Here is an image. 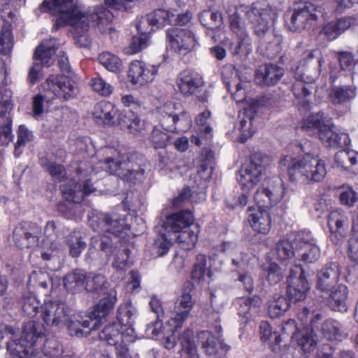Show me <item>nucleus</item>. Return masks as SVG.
<instances>
[{"label":"nucleus","instance_id":"obj_1","mask_svg":"<svg viewBox=\"0 0 358 358\" xmlns=\"http://www.w3.org/2000/svg\"><path fill=\"white\" fill-rule=\"evenodd\" d=\"M5 331L12 336L8 351L18 358H80L57 340L47 339L45 327L34 320L25 323L20 338L14 327H6Z\"/></svg>","mask_w":358,"mask_h":358},{"label":"nucleus","instance_id":"obj_2","mask_svg":"<svg viewBox=\"0 0 358 358\" xmlns=\"http://www.w3.org/2000/svg\"><path fill=\"white\" fill-rule=\"evenodd\" d=\"M52 3L57 13L54 27L57 29L66 25L71 26L80 46L90 43L86 34L90 24L103 34H110L115 31L110 24L113 14L102 6L95 7L93 12L89 13L73 4V0H52Z\"/></svg>","mask_w":358,"mask_h":358},{"label":"nucleus","instance_id":"obj_3","mask_svg":"<svg viewBox=\"0 0 358 358\" xmlns=\"http://www.w3.org/2000/svg\"><path fill=\"white\" fill-rule=\"evenodd\" d=\"M136 311L131 303L121 304L117 309L116 322L106 324L99 336L106 341L110 353L103 355V358H132L127 344L136 340L133 327Z\"/></svg>","mask_w":358,"mask_h":358},{"label":"nucleus","instance_id":"obj_4","mask_svg":"<svg viewBox=\"0 0 358 358\" xmlns=\"http://www.w3.org/2000/svg\"><path fill=\"white\" fill-rule=\"evenodd\" d=\"M280 167L287 172L292 182L314 183L321 182L327 175L324 162L317 156L306 153L303 157L285 156Z\"/></svg>","mask_w":358,"mask_h":358},{"label":"nucleus","instance_id":"obj_5","mask_svg":"<svg viewBox=\"0 0 358 358\" xmlns=\"http://www.w3.org/2000/svg\"><path fill=\"white\" fill-rule=\"evenodd\" d=\"M41 316L50 327L66 326L71 336H82L84 335L81 329L82 316L79 314H71V310L66 303L59 301H45L41 307Z\"/></svg>","mask_w":358,"mask_h":358},{"label":"nucleus","instance_id":"obj_6","mask_svg":"<svg viewBox=\"0 0 358 358\" xmlns=\"http://www.w3.org/2000/svg\"><path fill=\"white\" fill-rule=\"evenodd\" d=\"M297 317L301 324H296L295 329L291 332L292 342L296 343L303 353H310L316 348L317 344L314 329H317L322 315L319 311L303 308L298 312Z\"/></svg>","mask_w":358,"mask_h":358},{"label":"nucleus","instance_id":"obj_7","mask_svg":"<svg viewBox=\"0 0 358 358\" xmlns=\"http://www.w3.org/2000/svg\"><path fill=\"white\" fill-rule=\"evenodd\" d=\"M88 223L94 231H104L113 238V241H118L122 245H134L127 229H124V221L117 214H104L92 212L89 215Z\"/></svg>","mask_w":358,"mask_h":358},{"label":"nucleus","instance_id":"obj_8","mask_svg":"<svg viewBox=\"0 0 358 358\" xmlns=\"http://www.w3.org/2000/svg\"><path fill=\"white\" fill-rule=\"evenodd\" d=\"M105 158L103 168L109 173L118 176L123 180L134 182L141 179L145 171L138 164L134 163L124 155H121L113 148L103 150Z\"/></svg>","mask_w":358,"mask_h":358},{"label":"nucleus","instance_id":"obj_9","mask_svg":"<svg viewBox=\"0 0 358 358\" xmlns=\"http://www.w3.org/2000/svg\"><path fill=\"white\" fill-rule=\"evenodd\" d=\"M271 162V158L262 152L251 155L249 161L243 164L238 172L237 180L241 189L247 191L253 189L261 181Z\"/></svg>","mask_w":358,"mask_h":358},{"label":"nucleus","instance_id":"obj_10","mask_svg":"<svg viewBox=\"0 0 358 358\" xmlns=\"http://www.w3.org/2000/svg\"><path fill=\"white\" fill-rule=\"evenodd\" d=\"M296 327V322L294 320H289L282 326L272 327L267 321H262L259 325V334L261 341L268 343L272 350V358H289L288 352L289 348L286 345L281 347L280 343L282 341L281 333L289 334Z\"/></svg>","mask_w":358,"mask_h":358},{"label":"nucleus","instance_id":"obj_11","mask_svg":"<svg viewBox=\"0 0 358 358\" xmlns=\"http://www.w3.org/2000/svg\"><path fill=\"white\" fill-rule=\"evenodd\" d=\"M194 217L189 210H182L166 216L163 223L166 233L160 235L162 242L158 246L179 244V234L182 229H187L194 222Z\"/></svg>","mask_w":358,"mask_h":358},{"label":"nucleus","instance_id":"obj_12","mask_svg":"<svg viewBox=\"0 0 358 358\" xmlns=\"http://www.w3.org/2000/svg\"><path fill=\"white\" fill-rule=\"evenodd\" d=\"M322 13L321 6L306 2L295 9L289 17L288 13L286 14V26L291 31H301L312 27Z\"/></svg>","mask_w":358,"mask_h":358},{"label":"nucleus","instance_id":"obj_13","mask_svg":"<svg viewBox=\"0 0 358 358\" xmlns=\"http://www.w3.org/2000/svg\"><path fill=\"white\" fill-rule=\"evenodd\" d=\"M159 113L161 127L167 132L184 131L189 127L191 119L180 103H166Z\"/></svg>","mask_w":358,"mask_h":358},{"label":"nucleus","instance_id":"obj_14","mask_svg":"<svg viewBox=\"0 0 358 358\" xmlns=\"http://www.w3.org/2000/svg\"><path fill=\"white\" fill-rule=\"evenodd\" d=\"M278 15L276 8L268 4L255 3L247 16L252 24L255 34L263 37L268 31Z\"/></svg>","mask_w":358,"mask_h":358},{"label":"nucleus","instance_id":"obj_15","mask_svg":"<svg viewBox=\"0 0 358 358\" xmlns=\"http://www.w3.org/2000/svg\"><path fill=\"white\" fill-rule=\"evenodd\" d=\"M116 302L117 292L115 289H110L108 292L106 296L94 306L93 310L89 315L85 317V319H80L81 327L90 329V331L84 333L85 336L89 334L90 331L99 327L101 319L113 311Z\"/></svg>","mask_w":358,"mask_h":358},{"label":"nucleus","instance_id":"obj_16","mask_svg":"<svg viewBox=\"0 0 358 358\" xmlns=\"http://www.w3.org/2000/svg\"><path fill=\"white\" fill-rule=\"evenodd\" d=\"M180 92L185 96H196L201 102H206L208 93L203 92L204 81L201 76L193 72H181L176 81Z\"/></svg>","mask_w":358,"mask_h":358},{"label":"nucleus","instance_id":"obj_17","mask_svg":"<svg viewBox=\"0 0 358 358\" xmlns=\"http://www.w3.org/2000/svg\"><path fill=\"white\" fill-rule=\"evenodd\" d=\"M16 244L26 246H40L48 245L44 243L42 229L36 223L23 222L15 227L13 232Z\"/></svg>","mask_w":358,"mask_h":358},{"label":"nucleus","instance_id":"obj_18","mask_svg":"<svg viewBox=\"0 0 358 358\" xmlns=\"http://www.w3.org/2000/svg\"><path fill=\"white\" fill-rule=\"evenodd\" d=\"M310 59V65H306V60H300L296 67L294 76L297 80L313 83L320 73L322 57L318 49L311 50L306 57Z\"/></svg>","mask_w":358,"mask_h":358},{"label":"nucleus","instance_id":"obj_19","mask_svg":"<svg viewBox=\"0 0 358 358\" xmlns=\"http://www.w3.org/2000/svg\"><path fill=\"white\" fill-rule=\"evenodd\" d=\"M287 284V294L289 300L293 301L303 300L310 288L304 271L298 265L291 269Z\"/></svg>","mask_w":358,"mask_h":358},{"label":"nucleus","instance_id":"obj_20","mask_svg":"<svg viewBox=\"0 0 358 358\" xmlns=\"http://www.w3.org/2000/svg\"><path fill=\"white\" fill-rule=\"evenodd\" d=\"M166 39L171 48L180 55H186L196 45L194 34L187 29L171 28L166 31Z\"/></svg>","mask_w":358,"mask_h":358},{"label":"nucleus","instance_id":"obj_21","mask_svg":"<svg viewBox=\"0 0 358 358\" xmlns=\"http://www.w3.org/2000/svg\"><path fill=\"white\" fill-rule=\"evenodd\" d=\"M194 302L189 291L185 290L178 299L174 308V313L168 320V325L176 329H181L185 321L188 318L193 308Z\"/></svg>","mask_w":358,"mask_h":358},{"label":"nucleus","instance_id":"obj_22","mask_svg":"<svg viewBox=\"0 0 358 358\" xmlns=\"http://www.w3.org/2000/svg\"><path fill=\"white\" fill-rule=\"evenodd\" d=\"M157 72L156 66H148L141 61H134L130 64L128 78L133 85H143L151 82Z\"/></svg>","mask_w":358,"mask_h":358},{"label":"nucleus","instance_id":"obj_23","mask_svg":"<svg viewBox=\"0 0 358 358\" xmlns=\"http://www.w3.org/2000/svg\"><path fill=\"white\" fill-rule=\"evenodd\" d=\"M331 127H334V123L322 112L308 115L303 120L301 123V129L303 131L312 134H317L319 138Z\"/></svg>","mask_w":358,"mask_h":358},{"label":"nucleus","instance_id":"obj_24","mask_svg":"<svg viewBox=\"0 0 358 358\" xmlns=\"http://www.w3.org/2000/svg\"><path fill=\"white\" fill-rule=\"evenodd\" d=\"M274 250L282 260L297 256L301 257V259L304 262L313 263L320 256V248H274Z\"/></svg>","mask_w":358,"mask_h":358},{"label":"nucleus","instance_id":"obj_25","mask_svg":"<svg viewBox=\"0 0 358 358\" xmlns=\"http://www.w3.org/2000/svg\"><path fill=\"white\" fill-rule=\"evenodd\" d=\"M222 78L227 90L231 94L237 102L243 100L245 92L243 91L242 83L238 77L237 72L232 65H225L222 69Z\"/></svg>","mask_w":358,"mask_h":358},{"label":"nucleus","instance_id":"obj_26","mask_svg":"<svg viewBox=\"0 0 358 358\" xmlns=\"http://www.w3.org/2000/svg\"><path fill=\"white\" fill-rule=\"evenodd\" d=\"M340 276V267L336 262H331L317 274V288L323 292H327L331 288L335 287Z\"/></svg>","mask_w":358,"mask_h":358},{"label":"nucleus","instance_id":"obj_27","mask_svg":"<svg viewBox=\"0 0 358 358\" xmlns=\"http://www.w3.org/2000/svg\"><path fill=\"white\" fill-rule=\"evenodd\" d=\"M327 299V306L334 311L346 312L348 309V287L344 285H338L329 290Z\"/></svg>","mask_w":358,"mask_h":358},{"label":"nucleus","instance_id":"obj_28","mask_svg":"<svg viewBox=\"0 0 358 358\" xmlns=\"http://www.w3.org/2000/svg\"><path fill=\"white\" fill-rule=\"evenodd\" d=\"M261 304L262 300L258 296L241 297L235 301L238 314L245 319L244 322L245 323L258 315Z\"/></svg>","mask_w":358,"mask_h":358},{"label":"nucleus","instance_id":"obj_29","mask_svg":"<svg viewBox=\"0 0 358 358\" xmlns=\"http://www.w3.org/2000/svg\"><path fill=\"white\" fill-rule=\"evenodd\" d=\"M284 71L273 64H266L256 73V80L260 85L271 86L275 85L282 78Z\"/></svg>","mask_w":358,"mask_h":358},{"label":"nucleus","instance_id":"obj_30","mask_svg":"<svg viewBox=\"0 0 358 358\" xmlns=\"http://www.w3.org/2000/svg\"><path fill=\"white\" fill-rule=\"evenodd\" d=\"M248 210L252 212L248 217L252 228L259 234H267L271 229V217L268 211L261 207L255 212H252L255 210L252 207Z\"/></svg>","mask_w":358,"mask_h":358},{"label":"nucleus","instance_id":"obj_31","mask_svg":"<svg viewBox=\"0 0 358 358\" xmlns=\"http://www.w3.org/2000/svg\"><path fill=\"white\" fill-rule=\"evenodd\" d=\"M92 115L98 124L113 126L115 124V118L117 115V110L110 102L101 101L97 103L94 107Z\"/></svg>","mask_w":358,"mask_h":358},{"label":"nucleus","instance_id":"obj_32","mask_svg":"<svg viewBox=\"0 0 358 358\" xmlns=\"http://www.w3.org/2000/svg\"><path fill=\"white\" fill-rule=\"evenodd\" d=\"M180 350L179 358H199L196 345L194 341V332L190 329H185L178 338Z\"/></svg>","mask_w":358,"mask_h":358},{"label":"nucleus","instance_id":"obj_33","mask_svg":"<svg viewBox=\"0 0 358 358\" xmlns=\"http://www.w3.org/2000/svg\"><path fill=\"white\" fill-rule=\"evenodd\" d=\"M57 49V47L54 41L51 40L42 41L34 51V59L40 61V64L42 65L49 66L54 62L52 57L55 55Z\"/></svg>","mask_w":358,"mask_h":358},{"label":"nucleus","instance_id":"obj_34","mask_svg":"<svg viewBox=\"0 0 358 358\" xmlns=\"http://www.w3.org/2000/svg\"><path fill=\"white\" fill-rule=\"evenodd\" d=\"M334 128H329L324 134H322L320 139L327 147L334 149L348 146L350 142L348 135L345 133L335 132Z\"/></svg>","mask_w":358,"mask_h":358},{"label":"nucleus","instance_id":"obj_35","mask_svg":"<svg viewBox=\"0 0 358 358\" xmlns=\"http://www.w3.org/2000/svg\"><path fill=\"white\" fill-rule=\"evenodd\" d=\"M299 246L301 245H309L310 246H316V242L310 232L299 231L291 232L283 238L280 239L277 246Z\"/></svg>","mask_w":358,"mask_h":358},{"label":"nucleus","instance_id":"obj_36","mask_svg":"<svg viewBox=\"0 0 358 358\" xmlns=\"http://www.w3.org/2000/svg\"><path fill=\"white\" fill-rule=\"evenodd\" d=\"M151 310L157 315V320L148 325L147 330L150 331L152 336H159L162 331V318L164 317V310L161 301L155 296L151 297L150 301Z\"/></svg>","mask_w":358,"mask_h":358},{"label":"nucleus","instance_id":"obj_37","mask_svg":"<svg viewBox=\"0 0 358 358\" xmlns=\"http://www.w3.org/2000/svg\"><path fill=\"white\" fill-rule=\"evenodd\" d=\"M85 275L80 271L69 273L64 278V285L68 292L76 293L85 289Z\"/></svg>","mask_w":358,"mask_h":358},{"label":"nucleus","instance_id":"obj_38","mask_svg":"<svg viewBox=\"0 0 358 358\" xmlns=\"http://www.w3.org/2000/svg\"><path fill=\"white\" fill-rule=\"evenodd\" d=\"M63 197L69 202L80 203L83 199L82 185L70 180L61 186Z\"/></svg>","mask_w":358,"mask_h":358},{"label":"nucleus","instance_id":"obj_39","mask_svg":"<svg viewBox=\"0 0 358 358\" xmlns=\"http://www.w3.org/2000/svg\"><path fill=\"white\" fill-rule=\"evenodd\" d=\"M173 11L157 9L146 15L144 21H142L143 26L149 24L151 26H162L165 24H171L173 20Z\"/></svg>","mask_w":358,"mask_h":358},{"label":"nucleus","instance_id":"obj_40","mask_svg":"<svg viewBox=\"0 0 358 358\" xmlns=\"http://www.w3.org/2000/svg\"><path fill=\"white\" fill-rule=\"evenodd\" d=\"M199 20L203 26L210 30H218L222 25V14L211 10H205L199 15Z\"/></svg>","mask_w":358,"mask_h":358},{"label":"nucleus","instance_id":"obj_41","mask_svg":"<svg viewBox=\"0 0 358 358\" xmlns=\"http://www.w3.org/2000/svg\"><path fill=\"white\" fill-rule=\"evenodd\" d=\"M357 152L351 150H342L337 152L334 156V162L337 167L348 170L357 164Z\"/></svg>","mask_w":358,"mask_h":358},{"label":"nucleus","instance_id":"obj_42","mask_svg":"<svg viewBox=\"0 0 358 358\" xmlns=\"http://www.w3.org/2000/svg\"><path fill=\"white\" fill-rule=\"evenodd\" d=\"M262 274L271 285H275L283 278L282 269L273 262L267 261L262 265Z\"/></svg>","mask_w":358,"mask_h":358},{"label":"nucleus","instance_id":"obj_43","mask_svg":"<svg viewBox=\"0 0 358 358\" xmlns=\"http://www.w3.org/2000/svg\"><path fill=\"white\" fill-rule=\"evenodd\" d=\"M128 248H114L113 250V267L117 270H125L132 262L129 260Z\"/></svg>","mask_w":358,"mask_h":358},{"label":"nucleus","instance_id":"obj_44","mask_svg":"<svg viewBox=\"0 0 358 358\" xmlns=\"http://www.w3.org/2000/svg\"><path fill=\"white\" fill-rule=\"evenodd\" d=\"M356 95L355 90L349 87H335L331 90L329 99L331 102L335 104H340L355 97Z\"/></svg>","mask_w":358,"mask_h":358},{"label":"nucleus","instance_id":"obj_45","mask_svg":"<svg viewBox=\"0 0 358 358\" xmlns=\"http://www.w3.org/2000/svg\"><path fill=\"white\" fill-rule=\"evenodd\" d=\"M143 22H140L136 25L139 36H134L131 39L130 46L134 52H137L147 46L149 38L148 34L152 31V28L148 31H143Z\"/></svg>","mask_w":358,"mask_h":358},{"label":"nucleus","instance_id":"obj_46","mask_svg":"<svg viewBox=\"0 0 358 358\" xmlns=\"http://www.w3.org/2000/svg\"><path fill=\"white\" fill-rule=\"evenodd\" d=\"M99 62L108 71L117 73L122 67L121 60L115 55L106 52L99 55Z\"/></svg>","mask_w":358,"mask_h":358},{"label":"nucleus","instance_id":"obj_47","mask_svg":"<svg viewBox=\"0 0 358 358\" xmlns=\"http://www.w3.org/2000/svg\"><path fill=\"white\" fill-rule=\"evenodd\" d=\"M34 139V135L32 131L29 130L27 127L24 125H20L17 131V142L15 143L14 154L16 157H18L21 152L19 149L22 147L25 146L27 143L31 142Z\"/></svg>","mask_w":358,"mask_h":358},{"label":"nucleus","instance_id":"obj_48","mask_svg":"<svg viewBox=\"0 0 358 358\" xmlns=\"http://www.w3.org/2000/svg\"><path fill=\"white\" fill-rule=\"evenodd\" d=\"M289 308V303L283 296H279L271 301L268 305V314L271 317L276 318L281 316Z\"/></svg>","mask_w":358,"mask_h":358},{"label":"nucleus","instance_id":"obj_49","mask_svg":"<svg viewBox=\"0 0 358 358\" xmlns=\"http://www.w3.org/2000/svg\"><path fill=\"white\" fill-rule=\"evenodd\" d=\"M313 83H306L297 80L292 86V92L297 99L303 100V104L308 103V97L311 95L313 87Z\"/></svg>","mask_w":358,"mask_h":358},{"label":"nucleus","instance_id":"obj_50","mask_svg":"<svg viewBox=\"0 0 358 358\" xmlns=\"http://www.w3.org/2000/svg\"><path fill=\"white\" fill-rule=\"evenodd\" d=\"M198 339L202 345V348L208 355H215L217 347L215 338L208 331H203L198 334Z\"/></svg>","mask_w":358,"mask_h":358},{"label":"nucleus","instance_id":"obj_51","mask_svg":"<svg viewBox=\"0 0 358 358\" xmlns=\"http://www.w3.org/2000/svg\"><path fill=\"white\" fill-rule=\"evenodd\" d=\"M321 331L328 340H338L341 338L340 324L334 320H326L322 325Z\"/></svg>","mask_w":358,"mask_h":358},{"label":"nucleus","instance_id":"obj_52","mask_svg":"<svg viewBox=\"0 0 358 358\" xmlns=\"http://www.w3.org/2000/svg\"><path fill=\"white\" fill-rule=\"evenodd\" d=\"M210 276V272L207 267L206 257L199 255L196 257V262L192 271V277L196 280H202L206 275Z\"/></svg>","mask_w":358,"mask_h":358},{"label":"nucleus","instance_id":"obj_53","mask_svg":"<svg viewBox=\"0 0 358 358\" xmlns=\"http://www.w3.org/2000/svg\"><path fill=\"white\" fill-rule=\"evenodd\" d=\"M254 199L256 203L259 205V207L262 208L272 206L273 203L276 202L273 193L270 189L265 187L259 189L255 192Z\"/></svg>","mask_w":358,"mask_h":358},{"label":"nucleus","instance_id":"obj_54","mask_svg":"<svg viewBox=\"0 0 358 358\" xmlns=\"http://www.w3.org/2000/svg\"><path fill=\"white\" fill-rule=\"evenodd\" d=\"M239 38L240 41L235 47L233 55L239 57L241 60L244 61L252 52L251 39L248 35Z\"/></svg>","mask_w":358,"mask_h":358},{"label":"nucleus","instance_id":"obj_55","mask_svg":"<svg viewBox=\"0 0 358 358\" xmlns=\"http://www.w3.org/2000/svg\"><path fill=\"white\" fill-rule=\"evenodd\" d=\"M13 48L11 31L7 25H0V54H8Z\"/></svg>","mask_w":358,"mask_h":358},{"label":"nucleus","instance_id":"obj_56","mask_svg":"<svg viewBox=\"0 0 358 358\" xmlns=\"http://www.w3.org/2000/svg\"><path fill=\"white\" fill-rule=\"evenodd\" d=\"M171 138V134L158 128H154L150 135L151 142L155 149L166 148L169 144Z\"/></svg>","mask_w":358,"mask_h":358},{"label":"nucleus","instance_id":"obj_57","mask_svg":"<svg viewBox=\"0 0 358 358\" xmlns=\"http://www.w3.org/2000/svg\"><path fill=\"white\" fill-rule=\"evenodd\" d=\"M40 302L34 295L24 296L22 301V311L30 317L36 316L38 313Z\"/></svg>","mask_w":358,"mask_h":358},{"label":"nucleus","instance_id":"obj_58","mask_svg":"<svg viewBox=\"0 0 358 358\" xmlns=\"http://www.w3.org/2000/svg\"><path fill=\"white\" fill-rule=\"evenodd\" d=\"M57 87L61 92L59 96L62 95L64 100L73 97L74 94L73 82L69 78V76L61 77L59 81L57 82Z\"/></svg>","mask_w":358,"mask_h":358},{"label":"nucleus","instance_id":"obj_59","mask_svg":"<svg viewBox=\"0 0 358 358\" xmlns=\"http://www.w3.org/2000/svg\"><path fill=\"white\" fill-rule=\"evenodd\" d=\"M136 114L131 110H124L118 111L115 116V124L120 126L122 129H127L131 127L132 120H134Z\"/></svg>","mask_w":358,"mask_h":358},{"label":"nucleus","instance_id":"obj_60","mask_svg":"<svg viewBox=\"0 0 358 358\" xmlns=\"http://www.w3.org/2000/svg\"><path fill=\"white\" fill-rule=\"evenodd\" d=\"M43 166L53 179L61 181L65 178V168L62 164L56 162H47Z\"/></svg>","mask_w":358,"mask_h":358},{"label":"nucleus","instance_id":"obj_61","mask_svg":"<svg viewBox=\"0 0 358 358\" xmlns=\"http://www.w3.org/2000/svg\"><path fill=\"white\" fill-rule=\"evenodd\" d=\"M13 138L12 134V120L0 124V146H7Z\"/></svg>","mask_w":358,"mask_h":358},{"label":"nucleus","instance_id":"obj_62","mask_svg":"<svg viewBox=\"0 0 358 358\" xmlns=\"http://www.w3.org/2000/svg\"><path fill=\"white\" fill-rule=\"evenodd\" d=\"M85 289L88 292H97L101 289L106 283L104 275L101 274L94 275L92 278L86 277Z\"/></svg>","mask_w":358,"mask_h":358},{"label":"nucleus","instance_id":"obj_63","mask_svg":"<svg viewBox=\"0 0 358 358\" xmlns=\"http://www.w3.org/2000/svg\"><path fill=\"white\" fill-rule=\"evenodd\" d=\"M166 327L167 329H164L162 344L165 348L170 350L176 346V337L175 334L179 329H175L173 327L169 326L168 322H166Z\"/></svg>","mask_w":358,"mask_h":358},{"label":"nucleus","instance_id":"obj_64","mask_svg":"<svg viewBox=\"0 0 358 358\" xmlns=\"http://www.w3.org/2000/svg\"><path fill=\"white\" fill-rule=\"evenodd\" d=\"M91 86L95 92L103 96H108L112 92L111 85L99 78H92L91 80Z\"/></svg>","mask_w":358,"mask_h":358}]
</instances>
